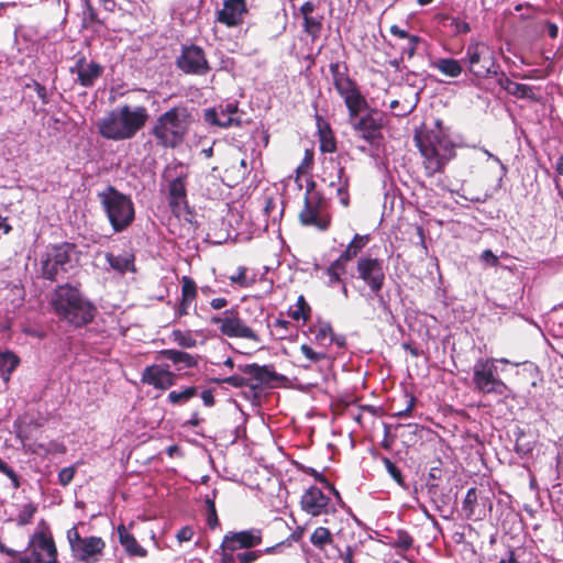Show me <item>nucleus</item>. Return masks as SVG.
Instances as JSON below:
<instances>
[{
    "label": "nucleus",
    "instance_id": "f257e3e1",
    "mask_svg": "<svg viewBox=\"0 0 563 563\" xmlns=\"http://www.w3.org/2000/svg\"><path fill=\"white\" fill-rule=\"evenodd\" d=\"M49 305L60 321L81 328L93 321L97 308L77 286L62 284L55 287Z\"/></svg>",
    "mask_w": 563,
    "mask_h": 563
},
{
    "label": "nucleus",
    "instance_id": "f03ea898",
    "mask_svg": "<svg viewBox=\"0 0 563 563\" xmlns=\"http://www.w3.org/2000/svg\"><path fill=\"white\" fill-rule=\"evenodd\" d=\"M413 140L427 177L443 173L448 163L455 157V144L446 133L420 128L416 130Z\"/></svg>",
    "mask_w": 563,
    "mask_h": 563
},
{
    "label": "nucleus",
    "instance_id": "7ed1b4c3",
    "mask_svg": "<svg viewBox=\"0 0 563 563\" xmlns=\"http://www.w3.org/2000/svg\"><path fill=\"white\" fill-rule=\"evenodd\" d=\"M148 120L144 106L132 108L129 104L117 107L97 122L99 134L111 141L133 139Z\"/></svg>",
    "mask_w": 563,
    "mask_h": 563
},
{
    "label": "nucleus",
    "instance_id": "20e7f679",
    "mask_svg": "<svg viewBox=\"0 0 563 563\" xmlns=\"http://www.w3.org/2000/svg\"><path fill=\"white\" fill-rule=\"evenodd\" d=\"M192 121L188 107L179 103L161 113L150 133L161 147L176 148L185 142Z\"/></svg>",
    "mask_w": 563,
    "mask_h": 563
},
{
    "label": "nucleus",
    "instance_id": "39448f33",
    "mask_svg": "<svg viewBox=\"0 0 563 563\" xmlns=\"http://www.w3.org/2000/svg\"><path fill=\"white\" fill-rule=\"evenodd\" d=\"M77 263L76 244L62 242L48 245L40 257V277L51 283L67 279Z\"/></svg>",
    "mask_w": 563,
    "mask_h": 563
},
{
    "label": "nucleus",
    "instance_id": "423d86ee",
    "mask_svg": "<svg viewBox=\"0 0 563 563\" xmlns=\"http://www.w3.org/2000/svg\"><path fill=\"white\" fill-rule=\"evenodd\" d=\"M99 202L115 233L125 231L135 219V208L130 196L113 186L98 194Z\"/></svg>",
    "mask_w": 563,
    "mask_h": 563
},
{
    "label": "nucleus",
    "instance_id": "0eeeda50",
    "mask_svg": "<svg viewBox=\"0 0 563 563\" xmlns=\"http://www.w3.org/2000/svg\"><path fill=\"white\" fill-rule=\"evenodd\" d=\"M347 114L349 122L357 137L365 141L371 147L378 148L384 141V113L376 108H369L365 99V103L360 104L354 114L350 110H347Z\"/></svg>",
    "mask_w": 563,
    "mask_h": 563
},
{
    "label": "nucleus",
    "instance_id": "6e6552de",
    "mask_svg": "<svg viewBox=\"0 0 563 563\" xmlns=\"http://www.w3.org/2000/svg\"><path fill=\"white\" fill-rule=\"evenodd\" d=\"M332 84L338 95L351 113H355L360 104L365 103V97L361 92L357 82L350 77L346 63L334 62L329 65Z\"/></svg>",
    "mask_w": 563,
    "mask_h": 563
},
{
    "label": "nucleus",
    "instance_id": "1a4fd4ad",
    "mask_svg": "<svg viewBox=\"0 0 563 563\" xmlns=\"http://www.w3.org/2000/svg\"><path fill=\"white\" fill-rule=\"evenodd\" d=\"M467 69L477 78H490L498 74V64L489 46L479 41H472L463 58Z\"/></svg>",
    "mask_w": 563,
    "mask_h": 563
},
{
    "label": "nucleus",
    "instance_id": "9d476101",
    "mask_svg": "<svg viewBox=\"0 0 563 563\" xmlns=\"http://www.w3.org/2000/svg\"><path fill=\"white\" fill-rule=\"evenodd\" d=\"M494 358H479L473 366V384L482 394L504 396L508 386L497 376V366Z\"/></svg>",
    "mask_w": 563,
    "mask_h": 563
},
{
    "label": "nucleus",
    "instance_id": "9b49d317",
    "mask_svg": "<svg viewBox=\"0 0 563 563\" xmlns=\"http://www.w3.org/2000/svg\"><path fill=\"white\" fill-rule=\"evenodd\" d=\"M67 540L73 556L82 563L98 562L106 548V542L102 538L95 536L81 538L75 526L67 530Z\"/></svg>",
    "mask_w": 563,
    "mask_h": 563
},
{
    "label": "nucleus",
    "instance_id": "f8f14e48",
    "mask_svg": "<svg viewBox=\"0 0 563 563\" xmlns=\"http://www.w3.org/2000/svg\"><path fill=\"white\" fill-rule=\"evenodd\" d=\"M355 277L364 283L374 295H379L386 280L384 260L372 255L357 257Z\"/></svg>",
    "mask_w": 563,
    "mask_h": 563
},
{
    "label": "nucleus",
    "instance_id": "ddd939ff",
    "mask_svg": "<svg viewBox=\"0 0 563 563\" xmlns=\"http://www.w3.org/2000/svg\"><path fill=\"white\" fill-rule=\"evenodd\" d=\"M175 65L183 74L190 76H206L211 71L205 49L197 44L181 45Z\"/></svg>",
    "mask_w": 563,
    "mask_h": 563
},
{
    "label": "nucleus",
    "instance_id": "4468645a",
    "mask_svg": "<svg viewBox=\"0 0 563 563\" xmlns=\"http://www.w3.org/2000/svg\"><path fill=\"white\" fill-rule=\"evenodd\" d=\"M299 222L305 227H313L327 231L331 225L329 203L324 196L303 198V207L298 214Z\"/></svg>",
    "mask_w": 563,
    "mask_h": 563
},
{
    "label": "nucleus",
    "instance_id": "2eb2a0df",
    "mask_svg": "<svg viewBox=\"0 0 563 563\" xmlns=\"http://www.w3.org/2000/svg\"><path fill=\"white\" fill-rule=\"evenodd\" d=\"M210 323L219 325L221 334L228 338L246 339L256 343L261 342L257 332L239 316L234 309L225 310L222 316H213Z\"/></svg>",
    "mask_w": 563,
    "mask_h": 563
},
{
    "label": "nucleus",
    "instance_id": "dca6fc26",
    "mask_svg": "<svg viewBox=\"0 0 563 563\" xmlns=\"http://www.w3.org/2000/svg\"><path fill=\"white\" fill-rule=\"evenodd\" d=\"M178 375L169 369L168 364L147 365L141 374V383L157 390H167L177 382Z\"/></svg>",
    "mask_w": 563,
    "mask_h": 563
},
{
    "label": "nucleus",
    "instance_id": "f3484780",
    "mask_svg": "<svg viewBox=\"0 0 563 563\" xmlns=\"http://www.w3.org/2000/svg\"><path fill=\"white\" fill-rule=\"evenodd\" d=\"M247 13L246 0H224L222 9L216 12V21L227 27H236L244 23Z\"/></svg>",
    "mask_w": 563,
    "mask_h": 563
},
{
    "label": "nucleus",
    "instance_id": "a211bd4d",
    "mask_svg": "<svg viewBox=\"0 0 563 563\" xmlns=\"http://www.w3.org/2000/svg\"><path fill=\"white\" fill-rule=\"evenodd\" d=\"M329 505L330 498L317 486H310L300 498L301 509L312 517L328 515Z\"/></svg>",
    "mask_w": 563,
    "mask_h": 563
},
{
    "label": "nucleus",
    "instance_id": "6ab92c4d",
    "mask_svg": "<svg viewBox=\"0 0 563 563\" xmlns=\"http://www.w3.org/2000/svg\"><path fill=\"white\" fill-rule=\"evenodd\" d=\"M70 74L77 75V81L85 88H91L96 80L103 74V67L97 62H87V58L79 56L75 65L69 68Z\"/></svg>",
    "mask_w": 563,
    "mask_h": 563
},
{
    "label": "nucleus",
    "instance_id": "aec40b11",
    "mask_svg": "<svg viewBox=\"0 0 563 563\" xmlns=\"http://www.w3.org/2000/svg\"><path fill=\"white\" fill-rule=\"evenodd\" d=\"M263 537L262 531L260 529H250L242 530L238 532H228L223 537V548L228 550H241V549H252L262 543Z\"/></svg>",
    "mask_w": 563,
    "mask_h": 563
},
{
    "label": "nucleus",
    "instance_id": "412c9836",
    "mask_svg": "<svg viewBox=\"0 0 563 563\" xmlns=\"http://www.w3.org/2000/svg\"><path fill=\"white\" fill-rule=\"evenodd\" d=\"M187 174H181L169 181L168 203L173 212H178L183 206H187Z\"/></svg>",
    "mask_w": 563,
    "mask_h": 563
},
{
    "label": "nucleus",
    "instance_id": "4be33fe9",
    "mask_svg": "<svg viewBox=\"0 0 563 563\" xmlns=\"http://www.w3.org/2000/svg\"><path fill=\"white\" fill-rule=\"evenodd\" d=\"M181 284V297L175 309V316L177 318L189 314V309L198 295V287L196 282L190 276H183L180 278Z\"/></svg>",
    "mask_w": 563,
    "mask_h": 563
},
{
    "label": "nucleus",
    "instance_id": "5701e85b",
    "mask_svg": "<svg viewBox=\"0 0 563 563\" xmlns=\"http://www.w3.org/2000/svg\"><path fill=\"white\" fill-rule=\"evenodd\" d=\"M156 358L168 360L176 366V369L181 371L184 368L197 367L200 361V355L190 354L175 349H166L159 351Z\"/></svg>",
    "mask_w": 563,
    "mask_h": 563
},
{
    "label": "nucleus",
    "instance_id": "b1692460",
    "mask_svg": "<svg viewBox=\"0 0 563 563\" xmlns=\"http://www.w3.org/2000/svg\"><path fill=\"white\" fill-rule=\"evenodd\" d=\"M117 531L119 542L129 555L140 558H145L147 555V550L139 544L135 537L126 530L124 525H119Z\"/></svg>",
    "mask_w": 563,
    "mask_h": 563
},
{
    "label": "nucleus",
    "instance_id": "393cba45",
    "mask_svg": "<svg viewBox=\"0 0 563 563\" xmlns=\"http://www.w3.org/2000/svg\"><path fill=\"white\" fill-rule=\"evenodd\" d=\"M205 121L211 125H216L219 128H230V126H240L242 121L238 117H232L227 114L223 110L210 108L205 110L203 114Z\"/></svg>",
    "mask_w": 563,
    "mask_h": 563
},
{
    "label": "nucleus",
    "instance_id": "a878e982",
    "mask_svg": "<svg viewBox=\"0 0 563 563\" xmlns=\"http://www.w3.org/2000/svg\"><path fill=\"white\" fill-rule=\"evenodd\" d=\"M239 369L242 373L251 376L260 384H268L269 382L276 380L278 378L277 373L272 371L267 365L261 366L256 363H253L240 366Z\"/></svg>",
    "mask_w": 563,
    "mask_h": 563
},
{
    "label": "nucleus",
    "instance_id": "bb28decb",
    "mask_svg": "<svg viewBox=\"0 0 563 563\" xmlns=\"http://www.w3.org/2000/svg\"><path fill=\"white\" fill-rule=\"evenodd\" d=\"M431 67L449 78H457L463 73V65L452 57H440L431 63Z\"/></svg>",
    "mask_w": 563,
    "mask_h": 563
},
{
    "label": "nucleus",
    "instance_id": "cd10ccee",
    "mask_svg": "<svg viewBox=\"0 0 563 563\" xmlns=\"http://www.w3.org/2000/svg\"><path fill=\"white\" fill-rule=\"evenodd\" d=\"M336 178L338 183L331 181L330 186H338L336 187V195L340 199V202L342 206L347 207L350 203V195H349V186H350V179L349 176L345 173V168L343 166H338L336 168Z\"/></svg>",
    "mask_w": 563,
    "mask_h": 563
},
{
    "label": "nucleus",
    "instance_id": "c85d7f7f",
    "mask_svg": "<svg viewBox=\"0 0 563 563\" xmlns=\"http://www.w3.org/2000/svg\"><path fill=\"white\" fill-rule=\"evenodd\" d=\"M196 396H198V387L186 386L180 390L169 391L166 401L172 406H184Z\"/></svg>",
    "mask_w": 563,
    "mask_h": 563
},
{
    "label": "nucleus",
    "instance_id": "c756f323",
    "mask_svg": "<svg viewBox=\"0 0 563 563\" xmlns=\"http://www.w3.org/2000/svg\"><path fill=\"white\" fill-rule=\"evenodd\" d=\"M302 30L303 32L310 36L312 41H316L320 37L322 29H323V15L322 14H311L302 18Z\"/></svg>",
    "mask_w": 563,
    "mask_h": 563
},
{
    "label": "nucleus",
    "instance_id": "7c9ffc66",
    "mask_svg": "<svg viewBox=\"0 0 563 563\" xmlns=\"http://www.w3.org/2000/svg\"><path fill=\"white\" fill-rule=\"evenodd\" d=\"M309 330L314 335V340L318 344L328 346V342L333 332V328L329 321H318V324L310 327Z\"/></svg>",
    "mask_w": 563,
    "mask_h": 563
},
{
    "label": "nucleus",
    "instance_id": "2f4dec72",
    "mask_svg": "<svg viewBox=\"0 0 563 563\" xmlns=\"http://www.w3.org/2000/svg\"><path fill=\"white\" fill-rule=\"evenodd\" d=\"M20 358L10 351L0 353V376L8 379L9 375L18 367Z\"/></svg>",
    "mask_w": 563,
    "mask_h": 563
},
{
    "label": "nucleus",
    "instance_id": "473e14b6",
    "mask_svg": "<svg viewBox=\"0 0 563 563\" xmlns=\"http://www.w3.org/2000/svg\"><path fill=\"white\" fill-rule=\"evenodd\" d=\"M310 542L312 543L313 547L322 551L325 549L327 545L333 543L332 533L325 527H318L312 532L310 537Z\"/></svg>",
    "mask_w": 563,
    "mask_h": 563
},
{
    "label": "nucleus",
    "instance_id": "72a5a7b5",
    "mask_svg": "<svg viewBox=\"0 0 563 563\" xmlns=\"http://www.w3.org/2000/svg\"><path fill=\"white\" fill-rule=\"evenodd\" d=\"M509 95L514 96V97H517L519 99H529L531 101H539L540 100V97L537 96V93L534 92V88L529 86V85H525V84H519V82H516L510 87V91L508 92Z\"/></svg>",
    "mask_w": 563,
    "mask_h": 563
},
{
    "label": "nucleus",
    "instance_id": "f704fd0d",
    "mask_svg": "<svg viewBox=\"0 0 563 563\" xmlns=\"http://www.w3.org/2000/svg\"><path fill=\"white\" fill-rule=\"evenodd\" d=\"M417 107L416 100L404 99L402 101L395 99L389 103V108L395 111L396 117H406L410 114Z\"/></svg>",
    "mask_w": 563,
    "mask_h": 563
},
{
    "label": "nucleus",
    "instance_id": "c9c22d12",
    "mask_svg": "<svg viewBox=\"0 0 563 563\" xmlns=\"http://www.w3.org/2000/svg\"><path fill=\"white\" fill-rule=\"evenodd\" d=\"M172 336L174 342L183 349H192L197 346V340L194 338L190 330H173Z\"/></svg>",
    "mask_w": 563,
    "mask_h": 563
},
{
    "label": "nucleus",
    "instance_id": "e433bc0d",
    "mask_svg": "<svg viewBox=\"0 0 563 563\" xmlns=\"http://www.w3.org/2000/svg\"><path fill=\"white\" fill-rule=\"evenodd\" d=\"M296 306L297 308L290 311V317L296 321L300 319L308 321L311 314V307L308 305L302 295L298 297Z\"/></svg>",
    "mask_w": 563,
    "mask_h": 563
},
{
    "label": "nucleus",
    "instance_id": "4c0bfd02",
    "mask_svg": "<svg viewBox=\"0 0 563 563\" xmlns=\"http://www.w3.org/2000/svg\"><path fill=\"white\" fill-rule=\"evenodd\" d=\"M85 2V18H84V26H89L92 24H98L101 26H107L106 21L100 19L97 14L96 9L92 7L90 0H84Z\"/></svg>",
    "mask_w": 563,
    "mask_h": 563
},
{
    "label": "nucleus",
    "instance_id": "58836bf2",
    "mask_svg": "<svg viewBox=\"0 0 563 563\" xmlns=\"http://www.w3.org/2000/svg\"><path fill=\"white\" fill-rule=\"evenodd\" d=\"M300 352L309 361L308 364L302 365L303 368H309L311 364H317L327 358L324 352H317L308 344L300 345Z\"/></svg>",
    "mask_w": 563,
    "mask_h": 563
},
{
    "label": "nucleus",
    "instance_id": "ea45409f",
    "mask_svg": "<svg viewBox=\"0 0 563 563\" xmlns=\"http://www.w3.org/2000/svg\"><path fill=\"white\" fill-rule=\"evenodd\" d=\"M383 463L391 478L404 489H408L400 468L388 457H383Z\"/></svg>",
    "mask_w": 563,
    "mask_h": 563
},
{
    "label": "nucleus",
    "instance_id": "a19ab883",
    "mask_svg": "<svg viewBox=\"0 0 563 563\" xmlns=\"http://www.w3.org/2000/svg\"><path fill=\"white\" fill-rule=\"evenodd\" d=\"M441 461L438 462L437 466H432L429 471V481L426 484L427 490L429 495H434L438 492L439 485L434 483V481H439L442 478L443 471L441 468Z\"/></svg>",
    "mask_w": 563,
    "mask_h": 563
},
{
    "label": "nucleus",
    "instance_id": "79ce46f5",
    "mask_svg": "<svg viewBox=\"0 0 563 563\" xmlns=\"http://www.w3.org/2000/svg\"><path fill=\"white\" fill-rule=\"evenodd\" d=\"M106 258L109 265L120 273H124L125 271H128L130 265L132 264L131 258L121 255L115 256L112 253H107Z\"/></svg>",
    "mask_w": 563,
    "mask_h": 563
},
{
    "label": "nucleus",
    "instance_id": "37998d69",
    "mask_svg": "<svg viewBox=\"0 0 563 563\" xmlns=\"http://www.w3.org/2000/svg\"><path fill=\"white\" fill-rule=\"evenodd\" d=\"M413 538L405 530H398L393 547L400 551H408L412 548Z\"/></svg>",
    "mask_w": 563,
    "mask_h": 563
},
{
    "label": "nucleus",
    "instance_id": "c03bdc74",
    "mask_svg": "<svg viewBox=\"0 0 563 563\" xmlns=\"http://www.w3.org/2000/svg\"><path fill=\"white\" fill-rule=\"evenodd\" d=\"M213 383L216 384H228L229 386L235 387V388H242L250 386V380L243 376L240 375H232L225 378H213Z\"/></svg>",
    "mask_w": 563,
    "mask_h": 563
},
{
    "label": "nucleus",
    "instance_id": "a18cd8bd",
    "mask_svg": "<svg viewBox=\"0 0 563 563\" xmlns=\"http://www.w3.org/2000/svg\"><path fill=\"white\" fill-rule=\"evenodd\" d=\"M476 504L477 489L475 487H472L467 490L466 496L463 500V510L466 512L467 518H471L473 516Z\"/></svg>",
    "mask_w": 563,
    "mask_h": 563
},
{
    "label": "nucleus",
    "instance_id": "49530a36",
    "mask_svg": "<svg viewBox=\"0 0 563 563\" xmlns=\"http://www.w3.org/2000/svg\"><path fill=\"white\" fill-rule=\"evenodd\" d=\"M442 19L450 21V26L452 27L453 33L455 35L466 34L471 31L470 23L466 21H462L459 18L443 15Z\"/></svg>",
    "mask_w": 563,
    "mask_h": 563
},
{
    "label": "nucleus",
    "instance_id": "de8ad7c7",
    "mask_svg": "<svg viewBox=\"0 0 563 563\" xmlns=\"http://www.w3.org/2000/svg\"><path fill=\"white\" fill-rule=\"evenodd\" d=\"M206 505H207V526L210 529H214L219 526V518H218L214 500L212 498L207 497Z\"/></svg>",
    "mask_w": 563,
    "mask_h": 563
},
{
    "label": "nucleus",
    "instance_id": "09e8293b",
    "mask_svg": "<svg viewBox=\"0 0 563 563\" xmlns=\"http://www.w3.org/2000/svg\"><path fill=\"white\" fill-rule=\"evenodd\" d=\"M369 241H371L369 234L362 235V234L356 233L347 245L352 249L353 253L357 256L363 251V249L368 244Z\"/></svg>",
    "mask_w": 563,
    "mask_h": 563
},
{
    "label": "nucleus",
    "instance_id": "8fccbe9b",
    "mask_svg": "<svg viewBox=\"0 0 563 563\" xmlns=\"http://www.w3.org/2000/svg\"><path fill=\"white\" fill-rule=\"evenodd\" d=\"M369 241H371L369 234L362 235V234L356 233L347 245L352 249L353 253L357 256L363 251V249L368 244Z\"/></svg>",
    "mask_w": 563,
    "mask_h": 563
},
{
    "label": "nucleus",
    "instance_id": "3c124183",
    "mask_svg": "<svg viewBox=\"0 0 563 563\" xmlns=\"http://www.w3.org/2000/svg\"><path fill=\"white\" fill-rule=\"evenodd\" d=\"M36 510H37L36 506L32 503L24 505L18 516L19 525L25 526V525L31 523Z\"/></svg>",
    "mask_w": 563,
    "mask_h": 563
},
{
    "label": "nucleus",
    "instance_id": "603ef678",
    "mask_svg": "<svg viewBox=\"0 0 563 563\" xmlns=\"http://www.w3.org/2000/svg\"><path fill=\"white\" fill-rule=\"evenodd\" d=\"M319 141L322 153H334L336 151V141L333 134L319 136Z\"/></svg>",
    "mask_w": 563,
    "mask_h": 563
},
{
    "label": "nucleus",
    "instance_id": "864d4df0",
    "mask_svg": "<svg viewBox=\"0 0 563 563\" xmlns=\"http://www.w3.org/2000/svg\"><path fill=\"white\" fill-rule=\"evenodd\" d=\"M405 399H406V407L404 409H400L398 411H396L394 413L395 417H398V418H406V417H409L411 415V411L412 409L415 408L416 406V397L411 394H406L405 395Z\"/></svg>",
    "mask_w": 563,
    "mask_h": 563
},
{
    "label": "nucleus",
    "instance_id": "5fc2aeb1",
    "mask_svg": "<svg viewBox=\"0 0 563 563\" xmlns=\"http://www.w3.org/2000/svg\"><path fill=\"white\" fill-rule=\"evenodd\" d=\"M75 474H76V467L75 466H69V467L62 468L58 472V483H59V485H62L64 487L69 485L71 483V481L74 479Z\"/></svg>",
    "mask_w": 563,
    "mask_h": 563
},
{
    "label": "nucleus",
    "instance_id": "6e6d98bb",
    "mask_svg": "<svg viewBox=\"0 0 563 563\" xmlns=\"http://www.w3.org/2000/svg\"><path fill=\"white\" fill-rule=\"evenodd\" d=\"M246 272L247 268L245 266H239L238 273L235 275L230 276V282L243 288L249 287L250 283L247 282Z\"/></svg>",
    "mask_w": 563,
    "mask_h": 563
},
{
    "label": "nucleus",
    "instance_id": "4d7b16f0",
    "mask_svg": "<svg viewBox=\"0 0 563 563\" xmlns=\"http://www.w3.org/2000/svg\"><path fill=\"white\" fill-rule=\"evenodd\" d=\"M0 472L7 475L11 482L14 488L20 487V478L18 474L14 472V470L9 466L1 457H0Z\"/></svg>",
    "mask_w": 563,
    "mask_h": 563
},
{
    "label": "nucleus",
    "instance_id": "13d9d810",
    "mask_svg": "<svg viewBox=\"0 0 563 563\" xmlns=\"http://www.w3.org/2000/svg\"><path fill=\"white\" fill-rule=\"evenodd\" d=\"M263 555L262 550L245 551L236 554L239 563H253Z\"/></svg>",
    "mask_w": 563,
    "mask_h": 563
},
{
    "label": "nucleus",
    "instance_id": "bf43d9fd",
    "mask_svg": "<svg viewBox=\"0 0 563 563\" xmlns=\"http://www.w3.org/2000/svg\"><path fill=\"white\" fill-rule=\"evenodd\" d=\"M297 468L300 472H302L303 474L312 476L317 482H319L321 484H324L328 481L327 477L323 474L319 473L313 467L306 466V465H302V464H297Z\"/></svg>",
    "mask_w": 563,
    "mask_h": 563
},
{
    "label": "nucleus",
    "instance_id": "052dcab7",
    "mask_svg": "<svg viewBox=\"0 0 563 563\" xmlns=\"http://www.w3.org/2000/svg\"><path fill=\"white\" fill-rule=\"evenodd\" d=\"M316 121L319 136L333 134L330 124L321 115L317 114Z\"/></svg>",
    "mask_w": 563,
    "mask_h": 563
},
{
    "label": "nucleus",
    "instance_id": "680f3d73",
    "mask_svg": "<svg viewBox=\"0 0 563 563\" xmlns=\"http://www.w3.org/2000/svg\"><path fill=\"white\" fill-rule=\"evenodd\" d=\"M194 534V529L190 526H185L177 531L176 539L180 543L188 542L192 539Z\"/></svg>",
    "mask_w": 563,
    "mask_h": 563
},
{
    "label": "nucleus",
    "instance_id": "e2e57ef3",
    "mask_svg": "<svg viewBox=\"0 0 563 563\" xmlns=\"http://www.w3.org/2000/svg\"><path fill=\"white\" fill-rule=\"evenodd\" d=\"M220 549L222 563H239L236 554H234L235 550H228L227 548H223V542H221Z\"/></svg>",
    "mask_w": 563,
    "mask_h": 563
},
{
    "label": "nucleus",
    "instance_id": "0e129e2a",
    "mask_svg": "<svg viewBox=\"0 0 563 563\" xmlns=\"http://www.w3.org/2000/svg\"><path fill=\"white\" fill-rule=\"evenodd\" d=\"M347 264V262L338 257L328 267L343 276L346 273Z\"/></svg>",
    "mask_w": 563,
    "mask_h": 563
},
{
    "label": "nucleus",
    "instance_id": "69168bd1",
    "mask_svg": "<svg viewBox=\"0 0 563 563\" xmlns=\"http://www.w3.org/2000/svg\"><path fill=\"white\" fill-rule=\"evenodd\" d=\"M33 87H34V90H35L37 97L41 99V101L44 104L48 103V96H47L46 87L36 80L33 81Z\"/></svg>",
    "mask_w": 563,
    "mask_h": 563
},
{
    "label": "nucleus",
    "instance_id": "338daca9",
    "mask_svg": "<svg viewBox=\"0 0 563 563\" xmlns=\"http://www.w3.org/2000/svg\"><path fill=\"white\" fill-rule=\"evenodd\" d=\"M317 9V4L313 1H305L299 8V13L302 18L313 14Z\"/></svg>",
    "mask_w": 563,
    "mask_h": 563
},
{
    "label": "nucleus",
    "instance_id": "774afa93",
    "mask_svg": "<svg viewBox=\"0 0 563 563\" xmlns=\"http://www.w3.org/2000/svg\"><path fill=\"white\" fill-rule=\"evenodd\" d=\"M408 41H409V44H408V47L406 48V53H407L408 57L411 58L416 54L417 46H418L419 42L421 41V38L418 35H411Z\"/></svg>",
    "mask_w": 563,
    "mask_h": 563
}]
</instances>
